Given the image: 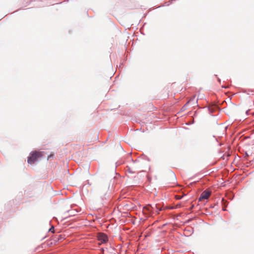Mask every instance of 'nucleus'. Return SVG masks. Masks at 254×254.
Listing matches in <instances>:
<instances>
[{"instance_id": "obj_1", "label": "nucleus", "mask_w": 254, "mask_h": 254, "mask_svg": "<svg viewBox=\"0 0 254 254\" xmlns=\"http://www.w3.org/2000/svg\"><path fill=\"white\" fill-rule=\"evenodd\" d=\"M44 152L33 151L30 153L27 159V162L29 164H33L38 160V159L43 156Z\"/></svg>"}, {"instance_id": "obj_2", "label": "nucleus", "mask_w": 254, "mask_h": 254, "mask_svg": "<svg viewBox=\"0 0 254 254\" xmlns=\"http://www.w3.org/2000/svg\"><path fill=\"white\" fill-rule=\"evenodd\" d=\"M154 208L152 207L150 204H148L143 207L142 212L147 217L152 216L153 213V210Z\"/></svg>"}, {"instance_id": "obj_3", "label": "nucleus", "mask_w": 254, "mask_h": 254, "mask_svg": "<svg viewBox=\"0 0 254 254\" xmlns=\"http://www.w3.org/2000/svg\"><path fill=\"white\" fill-rule=\"evenodd\" d=\"M210 194L211 192L210 191L205 190L203 191L201 193L200 197L199 198V201H202L204 199H208Z\"/></svg>"}, {"instance_id": "obj_4", "label": "nucleus", "mask_w": 254, "mask_h": 254, "mask_svg": "<svg viewBox=\"0 0 254 254\" xmlns=\"http://www.w3.org/2000/svg\"><path fill=\"white\" fill-rule=\"evenodd\" d=\"M98 239L101 243H105L108 241L107 236L104 233H99L98 234Z\"/></svg>"}, {"instance_id": "obj_5", "label": "nucleus", "mask_w": 254, "mask_h": 254, "mask_svg": "<svg viewBox=\"0 0 254 254\" xmlns=\"http://www.w3.org/2000/svg\"><path fill=\"white\" fill-rule=\"evenodd\" d=\"M155 208H156V210H157V211H157V213L158 214L159 213V211H161V210H163V209H165V208H162V207H159V206H158V205H157V204H156V205H155Z\"/></svg>"}, {"instance_id": "obj_6", "label": "nucleus", "mask_w": 254, "mask_h": 254, "mask_svg": "<svg viewBox=\"0 0 254 254\" xmlns=\"http://www.w3.org/2000/svg\"><path fill=\"white\" fill-rule=\"evenodd\" d=\"M184 196V194L182 195H176L175 196V198L176 199H181V198H182Z\"/></svg>"}, {"instance_id": "obj_7", "label": "nucleus", "mask_w": 254, "mask_h": 254, "mask_svg": "<svg viewBox=\"0 0 254 254\" xmlns=\"http://www.w3.org/2000/svg\"><path fill=\"white\" fill-rule=\"evenodd\" d=\"M181 206V205L180 204H177L175 206V208H179V207H180Z\"/></svg>"}, {"instance_id": "obj_8", "label": "nucleus", "mask_w": 254, "mask_h": 254, "mask_svg": "<svg viewBox=\"0 0 254 254\" xmlns=\"http://www.w3.org/2000/svg\"><path fill=\"white\" fill-rule=\"evenodd\" d=\"M167 208H169V209H174V208H175V206H174H174H172V207H169V208H168V207H166L165 209H167Z\"/></svg>"}, {"instance_id": "obj_9", "label": "nucleus", "mask_w": 254, "mask_h": 254, "mask_svg": "<svg viewBox=\"0 0 254 254\" xmlns=\"http://www.w3.org/2000/svg\"><path fill=\"white\" fill-rule=\"evenodd\" d=\"M54 227H52L50 229V231H52V230H54Z\"/></svg>"}, {"instance_id": "obj_10", "label": "nucleus", "mask_w": 254, "mask_h": 254, "mask_svg": "<svg viewBox=\"0 0 254 254\" xmlns=\"http://www.w3.org/2000/svg\"><path fill=\"white\" fill-rule=\"evenodd\" d=\"M50 156H51V155L48 157V159H49V157H50Z\"/></svg>"}]
</instances>
